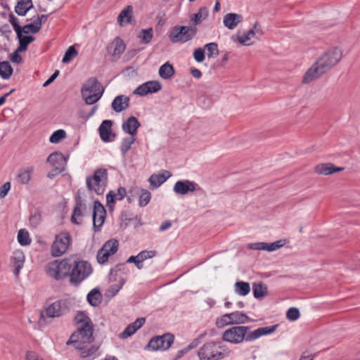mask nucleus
Instances as JSON below:
<instances>
[{
    "label": "nucleus",
    "mask_w": 360,
    "mask_h": 360,
    "mask_svg": "<svg viewBox=\"0 0 360 360\" xmlns=\"http://www.w3.org/2000/svg\"><path fill=\"white\" fill-rule=\"evenodd\" d=\"M342 58V50L333 47L324 52L307 70L302 77V83L309 84L318 79L335 66Z\"/></svg>",
    "instance_id": "f257e3e1"
},
{
    "label": "nucleus",
    "mask_w": 360,
    "mask_h": 360,
    "mask_svg": "<svg viewBox=\"0 0 360 360\" xmlns=\"http://www.w3.org/2000/svg\"><path fill=\"white\" fill-rule=\"evenodd\" d=\"M278 326V325L276 324L271 326L258 328L252 331L250 330V328L249 326H233L224 330L222 334V340L235 345L240 344L244 341L252 342L262 336L274 333Z\"/></svg>",
    "instance_id": "f03ea898"
},
{
    "label": "nucleus",
    "mask_w": 360,
    "mask_h": 360,
    "mask_svg": "<svg viewBox=\"0 0 360 360\" xmlns=\"http://www.w3.org/2000/svg\"><path fill=\"white\" fill-rule=\"evenodd\" d=\"M77 325V331L73 333L66 345H69L73 343H86L93 340V323L84 312H78L75 317Z\"/></svg>",
    "instance_id": "7ed1b4c3"
},
{
    "label": "nucleus",
    "mask_w": 360,
    "mask_h": 360,
    "mask_svg": "<svg viewBox=\"0 0 360 360\" xmlns=\"http://www.w3.org/2000/svg\"><path fill=\"white\" fill-rule=\"evenodd\" d=\"M200 360H221L231 354V350L220 342H209L198 350Z\"/></svg>",
    "instance_id": "20e7f679"
},
{
    "label": "nucleus",
    "mask_w": 360,
    "mask_h": 360,
    "mask_svg": "<svg viewBox=\"0 0 360 360\" xmlns=\"http://www.w3.org/2000/svg\"><path fill=\"white\" fill-rule=\"evenodd\" d=\"M103 89L98 82L94 78H89L82 86L81 94L85 103L88 105L96 103L102 96Z\"/></svg>",
    "instance_id": "39448f33"
},
{
    "label": "nucleus",
    "mask_w": 360,
    "mask_h": 360,
    "mask_svg": "<svg viewBox=\"0 0 360 360\" xmlns=\"http://www.w3.org/2000/svg\"><path fill=\"white\" fill-rule=\"evenodd\" d=\"M108 172L105 168H98L93 176H87L86 183L89 190L97 195H102L105 191L108 184Z\"/></svg>",
    "instance_id": "423d86ee"
},
{
    "label": "nucleus",
    "mask_w": 360,
    "mask_h": 360,
    "mask_svg": "<svg viewBox=\"0 0 360 360\" xmlns=\"http://www.w3.org/2000/svg\"><path fill=\"white\" fill-rule=\"evenodd\" d=\"M93 269L89 262L84 260L75 261L70 270V280L72 283L79 284L86 279Z\"/></svg>",
    "instance_id": "0eeeda50"
},
{
    "label": "nucleus",
    "mask_w": 360,
    "mask_h": 360,
    "mask_svg": "<svg viewBox=\"0 0 360 360\" xmlns=\"http://www.w3.org/2000/svg\"><path fill=\"white\" fill-rule=\"evenodd\" d=\"M72 264L68 259L55 260L46 265L45 271L50 277L60 280L69 276Z\"/></svg>",
    "instance_id": "6e6552de"
},
{
    "label": "nucleus",
    "mask_w": 360,
    "mask_h": 360,
    "mask_svg": "<svg viewBox=\"0 0 360 360\" xmlns=\"http://www.w3.org/2000/svg\"><path fill=\"white\" fill-rule=\"evenodd\" d=\"M196 30L188 26H174L169 34L171 42L184 44L191 40L195 35Z\"/></svg>",
    "instance_id": "1a4fd4ad"
},
{
    "label": "nucleus",
    "mask_w": 360,
    "mask_h": 360,
    "mask_svg": "<svg viewBox=\"0 0 360 360\" xmlns=\"http://www.w3.org/2000/svg\"><path fill=\"white\" fill-rule=\"evenodd\" d=\"M71 242V236L68 232H61L56 235L51 247V255L58 257L64 255L68 251Z\"/></svg>",
    "instance_id": "9d476101"
},
{
    "label": "nucleus",
    "mask_w": 360,
    "mask_h": 360,
    "mask_svg": "<svg viewBox=\"0 0 360 360\" xmlns=\"http://www.w3.org/2000/svg\"><path fill=\"white\" fill-rule=\"evenodd\" d=\"M250 318L242 311H234L225 314L217 319L216 325L218 328H222L228 325L243 324L248 323Z\"/></svg>",
    "instance_id": "9b49d317"
},
{
    "label": "nucleus",
    "mask_w": 360,
    "mask_h": 360,
    "mask_svg": "<svg viewBox=\"0 0 360 360\" xmlns=\"http://www.w3.org/2000/svg\"><path fill=\"white\" fill-rule=\"evenodd\" d=\"M118 248L119 242L117 240L112 238L107 240L97 252V262L100 264H105L108 259L117 252Z\"/></svg>",
    "instance_id": "f8f14e48"
},
{
    "label": "nucleus",
    "mask_w": 360,
    "mask_h": 360,
    "mask_svg": "<svg viewBox=\"0 0 360 360\" xmlns=\"http://www.w3.org/2000/svg\"><path fill=\"white\" fill-rule=\"evenodd\" d=\"M174 337L171 333H165L160 336L153 338L146 345V349L151 351H165L170 347Z\"/></svg>",
    "instance_id": "ddd939ff"
},
{
    "label": "nucleus",
    "mask_w": 360,
    "mask_h": 360,
    "mask_svg": "<svg viewBox=\"0 0 360 360\" xmlns=\"http://www.w3.org/2000/svg\"><path fill=\"white\" fill-rule=\"evenodd\" d=\"M68 311V307L66 301L56 300L44 308V312L41 313V317L58 318L65 314Z\"/></svg>",
    "instance_id": "4468645a"
},
{
    "label": "nucleus",
    "mask_w": 360,
    "mask_h": 360,
    "mask_svg": "<svg viewBox=\"0 0 360 360\" xmlns=\"http://www.w3.org/2000/svg\"><path fill=\"white\" fill-rule=\"evenodd\" d=\"M202 188L195 181L186 180L177 181L173 187V191L176 195H186L190 193L200 191Z\"/></svg>",
    "instance_id": "2eb2a0df"
},
{
    "label": "nucleus",
    "mask_w": 360,
    "mask_h": 360,
    "mask_svg": "<svg viewBox=\"0 0 360 360\" xmlns=\"http://www.w3.org/2000/svg\"><path fill=\"white\" fill-rule=\"evenodd\" d=\"M162 88L160 82L156 80L148 81L139 85L134 91V94L140 96H145L148 94H154L159 91Z\"/></svg>",
    "instance_id": "dca6fc26"
},
{
    "label": "nucleus",
    "mask_w": 360,
    "mask_h": 360,
    "mask_svg": "<svg viewBox=\"0 0 360 360\" xmlns=\"http://www.w3.org/2000/svg\"><path fill=\"white\" fill-rule=\"evenodd\" d=\"M105 214L106 212L103 205L100 202L95 201L93 210V223L95 231L100 230V228L103 224Z\"/></svg>",
    "instance_id": "f3484780"
},
{
    "label": "nucleus",
    "mask_w": 360,
    "mask_h": 360,
    "mask_svg": "<svg viewBox=\"0 0 360 360\" xmlns=\"http://www.w3.org/2000/svg\"><path fill=\"white\" fill-rule=\"evenodd\" d=\"M47 162L50 163L56 171L63 172L68 162V158L61 153L55 152L50 154L47 158Z\"/></svg>",
    "instance_id": "a211bd4d"
},
{
    "label": "nucleus",
    "mask_w": 360,
    "mask_h": 360,
    "mask_svg": "<svg viewBox=\"0 0 360 360\" xmlns=\"http://www.w3.org/2000/svg\"><path fill=\"white\" fill-rule=\"evenodd\" d=\"M25 257L20 250H15L10 258V264L13 267V274L15 277L20 274V270L25 264Z\"/></svg>",
    "instance_id": "6ab92c4d"
},
{
    "label": "nucleus",
    "mask_w": 360,
    "mask_h": 360,
    "mask_svg": "<svg viewBox=\"0 0 360 360\" xmlns=\"http://www.w3.org/2000/svg\"><path fill=\"white\" fill-rule=\"evenodd\" d=\"M87 207L84 200L80 197H77L76 205L73 210V213L71 217V221L75 224H79L82 223L80 219L81 217L84 216L86 212Z\"/></svg>",
    "instance_id": "aec40b11"
},
{
    "label": "nucleus",
    "mask_w": 360,
    "mask_h": 360,
    "mask_svg": "<svg viewBox=\"0 0 360 360\" xmlns=\"http://www.w3.org/2000/svg\"><path fill=\"white\" fill-rule=\"evenodd\" d=\"M47 20V15H41L40 16H37V19L34 20L32 23H30L25 25L22 27H21L22 32L25 34H35L37 33L42 25L43 22H45Z\"/></svg>",
    "instance_id": "412c9836"
},
{
    "label": "nucleus",
    "mask_w": 360,
    "mask_h": 360,
    "mask_svg": "<svg viewBox=\"0 0 360 360\" xmlns=\"http://www.w3.org/2000/svg\"><path fill=\"white\" fill-rule=\"evenodd\" d=\"M126 193V189L124 187H120L116 191H110L108 192L106 195L108 207L112 210L115 202L124 199Z\"/></svg>",
    "instance_id": "4be33fe9"
},
{
    "label": "nucleus",
    "mask_w": 360,
    "mask_h": 360,
    "mask_svg": "<svg viewBox=\"0 0 360 360\" xmlns=\"http://www.w3.org/2000/svg\"><path fill=\"white\" fill-rule=\"evenodd\" d=\"M261 29L259 26V24L257 22H255L253 27L248 30V32H245L243 35L237 36V40L239 43H240L242 45L244 46H248L250 45V44L248 42L250 39H252L256 34H261Z\"/></svg>",
    "instance_id": "5701e85b"
},
{
    "label": "nucleus",
    "mask_w": 360,
    "mask_h": 360,
    "mask_svg": "<svg viewBox=\"0 0 360 360\" xmlns=\"http://www.w3.org/2000/svg\"><path fill=\"white\" fill-rule=\"evenodd\" d=\"M141 124L136 117L134 116L129 117L123 122L122 128L123 131L131 136H135L137 134V129Z\"/></svg>",
    "instance_id": "b1692460"
},
{
    "label": "nucleus",
    "mask_w": 360,
    "mask_h": 360,
    "mask_svg": "<svg viewBox=\"0 0 360 360\" xmlns=\"http://www.w3.org/2000/svg\"><path fill=\"white\" fill-rule=\"evenodd\" d=\"M33 166H27L18 170L15 177L18 183L21 184H27L31 180L32 175L34 172Z\"/></svg>",
    "instance_id": "393cba45"
},
{
    "label": "nucleus",
    "mask_w": 360,
    "mask_h": 360,
    "mask_svg": "<svg viewBox=\"0 0 360 360\" xmlns=\"http://www.w3.org/2000/svg\"><path fill=\"white\" fill-rule=\"evenodd\" d=\"M125 50V44L120 37H116L109 45L108 51L115 57H120Z\"/></svg>",
    "instance_id": "a878e982"
},
{
    "label": "nucleus",
    "mask_w": 360,
    "mask_h": 360,
    "mask_svg": "<svg viewBox=\"0 0 360 360\" xmlns=\"http://www.w3.org/2000/svg\"><path fill=\"white\" fill-rule=\"evenodd\" d=\"M243 16L238 13H229L224 16V25L229 30L235 29L243 21Z\"/></svg>",
    "instance_id": "bb28decb"
},
{
    "label": "nucleus",
    "mask_w": 360,
    "mask_h": 360,
    "mask_svg": "<svg viewBox=\"0 0 360 360\" xmlns=\"http://www.w3.org/2000/svg\"><path fill=\"white\" fill-rule=\"evenodd\" d=\"M129 98L124 95L116 96L111 104L112 108L116 112H120L129 107Z\"/></svg>",
    "instance_id": "cd10ccee"
},
{
    "label": "nucleus",
    "mask_w": 360,
    "mask_h": 360,
    "mask_svg": "<svg viewBox=\"0 0 360 360\" xmlns=\"http://www.w3.org/2000/svg\"><path fill=\"white\" fill-rule=\"evenodd\" d=\"M76 349L80 351V356L83 359H94L98 356V346H76Z\"/></svg>",
    "instance_id": "c85d7f7f"
},
{
    "label": "nucleus",
    "mask_w": 360,
    "mask_h": 360,
    "mask_svg": "<svg viewBox=\"0 0 360 360\" xmlns=\"http://www.w3.org/2000/svg\"><path fill=\"white\" fill-rule=\"evenodd\" d=\"M112 122L109 120H106L102 122L98 127L99 135L101 139L104 142L110 141V136L112 134Z\"/></svg>",
    "instance_id": "c756f323"
},
{
    "label": "nucleus",
    "mask_w": 360,
    "mask_h": 360,
    "mask_svg": "<svg viewBox=\"0 0 360 360\" xmlns=\"http://www.w3.org/2000/svg\"><path fill=\"white\" fill-rule=\"evenodd\" d=\"M170 176L169 172L165 170L162 174H152L148 181L153 188H157L165 183Z\"/></svg>",
    "instance_id": "7c9ffc66"
},
{
    "label": "nucleus",
    "mask_w": 360,
    "mask_h": 360,
    "mask_svg": "<svg viewBox=\"0 0 360 360\" xmlns=\"http://www.w3.org/2000/svg\"><path fill=\"white\" fill-rule=\"evenodd\" d=\"M343 169V167H335L331 163L318 165L315 168L316 172L322 175H330L334 172L342 171Z\"/></svg>",
    "instance_id": "2f4dec72"
},
{
    "label": "nucleus",
    "mask_w": 360,
    "mask_h": 360,
    "mask_svg": "<svg viewBox=\"0 0 360 360\" xmlns=\"http://www.w3.org/2000/svg\"><path fill=\"white\" fill-rule=\"evenodd\" d=\"M132 7L131 6H127L123 9L117 17V22L121 26H123L130 22L131 15H132Z\"/></svg>",
    "instance_id": "473e14b6"
},
{
    "label": "nucleus",
    "mask_w": 360,
    "mask_h": 360,
    "mask_svg": "<svg viewBox=\"0 0 360 360\" xmlns=\"http://www.w3.org/2000/svg\"><path fill=\"white\" fill-rule=\"evenodd\" d=\"M86 299L91 306L97 307L101 302L102 295L98 289L94 288L88 293Z\"/></svg>",
    "instance_id": "72a5a7b5"
},
{
    "label": "nucleus",
    "mask_w": 360,
    "mask_h": 360,
    "mask_svg": "<svg viewBox=\"0 0 360 360\" xmlns=\"http://www.w3.org/2000/svg\"><path fill=\"white\" fill-rule=\"evenodd\" d=\"M32 7V0H20L15 6V11L18 15L24 16Z\"/></svg>",
    "instance_id": "f704fd0d"
},
{
    "label": "nucleus",
    "mask_w": 360,
    "mask_h": 360,
    "mask_svg": "<svg viewBox=\"0 0 360 360\" xmlns=\"http://www.w3.org/2000/svg\"><path fill=\"white\" fill-rule=\"evenodd\" d=\"M22 31L20 32V34L17 35L19 41V46L17 49V51H25L27 50L28 45L34 40V37L32 36L22 35Z\"/></svg>",
    "instance_id": "c9c22d12"
},
{
    "label": "nucleus",
    "mask_w": 360,
    "mask_h": 360,
    "mask_svg": "<svg viewBox=\"0 0 360 360\" xmlns=\"http://www.w3.org/2000/svg\"><path fill=\"white\" fill-rule=\"evenodd\" d=\"M235 292L240 296H245L249 294L250 291V286L249 283L245 281H237L234 284Z\"/></svg>",
    "instance_id": "e433bc0d"
},
{
    "label": "nucleus",
    "mask_w": 360,
    "mask_h": 360,
    "mask_svg": "<svg viewBox=\"0 0 360 360\" xmlns=\"http://www.w3.org/2000/svg\"><path fill=\"white\" fill-rule=\"evenodd\" d=\"M174 74L173 66L169 63H166L160 66L159 69L160 76L165 79L171 78Z\"/></svg>",
    "instance_id": "4c0bfd02"
},
{
    "label": "nucleus",
    "mask_w": 360,
    "mask_h": 360,
    "mask_svg": "<svg viewBox=\"0 0 360 360\" xmlns=\"http://www.w3.org/2000/svg\"><path fill=\"white\" fill-rule=\"evenodd\" d=\"M267 287L266 285L259 283H254L252 286L253 295L257 299H262L267 295Z\"/></svg>",
    "instance_id": "58836bf2"
},
{
    "label": "nucleus",
    "mask_w": 360,
    "mask_h": 360,
    "mask_svg": "<svg viewBox=\"0 0 360 360\" xmlns=\"http://www.w3.org/2000/svg\"><path fill=\"white\" fill-rule=\"evenodd\" d=\"M13 73V68L8 61L0 63V76L4 79H8Z\"/></svg>",
    "instance_id": "ea45409f"
},
{
    "label": "nucleus",
    "mask_w": 360,
    "mask_h": 360,
    "mask_svg": "<svg viewBox=\"0 0 360 360\" xmlns=\"http://www.w3.org/2000/svg\"><path fill=\"white\" fill-rule=\"evenodd\" d=\"M208 15V10L206 7H202L199 9L198 12L193 15L191 18L194 25H198Z\"/></svg>",
    "instance_id": "a19ab883"
},
{
    "label": "nucleus",
    "mask_w": 360,
    "mask_h": 360,
    "mask_svg": "<svg viewBox=\"0 0 360 360\" xmlns=\"http://www.w3.org/2000/svg\"><path fill=\"white\" fill-rule=\"evenodd\" d=\"M204 49L207 51V56L209 58H215L219 55L218 44L214 42L206 44Z\"/></svg>",
    "instance_id": "79ce46f5"
},
{
    "label": "nucleus",
    "mask_w": 360,
    "mask_h": 360,
    "mask_svg": "<svg viewBox=\"0 0 360 360\" xmlns=\"http://www.w3.org/2000/svg\"><path fill=\"white\" fill-rule=\"evenodd\" d=\"M18 241L21 245H27L31 243L29 233L25 229H20L18 233Z\"/></svg>",
    "instance_id": "37998d69"
},
{
    "label": "nucleus",
    "mask_w": 360,
    "mask_h": 360,
    "mask_svg": "<svg viewBox=\"0 0 360 360\" xmlns=\"http://www.w3.org/2000/svg\"><path fill=\"white\" fill-rule=\"evenodd\" d=\"M78 55V52L74 46H70L65 53L62 59L63 63H70L73 58Z\"/></svg>",
    "instance_id": "c03bdc74"
},
{
    "label": "nucleus",
    "mask_w": 360,
    "mask_h": 360,
    "mask_svg": "<svg viewBox=\"0 0 360 360\" xmlns=\"http://www.w3.org/2000/svg\"><path fill=\"white\" fill-rule=\"evenodd\" d=\"M153 29L148 28L142 30L141 33L139 35V37L141 38V41L143 44H147L150 43L153 39Z\"/></svg>",
    "instance_id": "a18cd8bd"
},
{
    "label": "nucleus",
    "mask_w": 360,
    "mask_h": 360,
    "mask_svg": "<svg viewBox=\"0 0 360 360\" xmlns=\"http://www.w3.org/2000/svg\"><path fill=\"white\" fill-rule=\"evenodd\" d=\"M135 139L132 136L124 138L121 143L120 151L122 155H125L126 153L129 150L131 145L134 143Z\"/></svg>",
    "instance_id": "49530a36"
},
{
    "label": "nucleus",
    "mask_w": 360,
    "mask_h": 360,
    "mask_svg": "<svg viewBox=\"0 0 360 360\" xmlns=\"http://www.w3.org/2000/svg\"><path fill=\"white\" fill-rule=\"evenodd\" d=\"M151 199L150 193L146 189H142L139 198V205L141 207L147 205Z\"/></svg>",
    "instance_id": "de8ad7c7"
},
{
    "label": "nucleus",
    "mask_w": 360,
    "mask_h": 360,
    "mask_svg": "<svg viewBox=\"0 0 360 360\" xmlns=\"http://www.w3.org/2000/svg\"><path fill=\"white\" fill-rule=\"evenodd\" d=\"M66 136V132L63 129L55 131L49 138V141L52 143H58Z\"/></svg>",
    "instance_id": "09e8293b"
},
{
    "label": "nucleus",
    "mask_w": 360,
    "mask_h": 360,
    "mask_svg": "<svg viewBox=\"0 0 360 360\" xmlns=\"http://www.w3.org/2000/svg\"><path fill=\"white\" fill-rule=\"evenodd\" d=\"M300 311L297 308L295 307L290 308L286 313L287 319L292 321L297 320L300 318Z\"/></svg>",
    "instance_id": "8fccbe9b"
},
{
    "label": "nucleus",
    "mask_w": 360,
    "mask_h": 360,
    "mask_svg": "<svg viewBox=\"0 0 360 360\" xmlns=\"http://www.w3.org/2000/svg\"><path fill=\"white\" fill-rule=\"evenodd\" d=\"M8 21L11 24L16 34L19 35L20 32L22 30L21 27L19 25L18 19L13 14H10L8 16Z\"/></svg>",
    "instance_id": "3c124183"
},
{
    "label": "nucleus",
    "mask_w": 360,
    "mask_h": 360,
    "mask_svg": "<svg viewBox=\"0 0 360 360\" xmlns=\"http://www.w3.org/2000/svg\"><path fill=\"white\" fill-rule=\"evenodd\" d=\"M284 245L285 242L283 240H278L270 244L266 243V251H275L282 248Z\"/></svg>",
    "instance_id": "603ef678"
},
{
    "label": "nucleus",
    "mask_w": 360,
    "mask_h": 360,
    "mask_svg": "<svg viewBox=\"0 0 360 360\" xmlns=\"http://www.w3.org/2000/svg\"><path fill=\"white\" fill-rule=\"evenodd\" d=\"M139 258L144 262L146 259H151L157 255L155 250H143L139 254Z\"/></svg>",
    "instance_id": "864d4df0"
},
{
    "label": "nucleus",
    "mask_w": 360,
    "mask_h": 360,
    "mask_svg": "<svg viewBox=\"0 0 360 360\" xmlns=\"http://www.w3.org/2000/svg\"><path fill=\"white\" fill-rule=\"evenodd\" d=\"M193 58L198 63H202L205 58V49L202 48L196 49L193 52Z\"/></svg>",
    "instance_id": "5fc2aeb1"
},
{
    "label": "nucleus",
    "mask_w": 360,
    "mask_h": 360,
    "mask_svg": "<svg viewBox=\"0 0 360 360\" xmlns=\"http://www.w3.org/2000/svg\"><path fill=\"white\" fill-rule=\"evenodd\" d=\"M135 333H136L135 330L132 328V326H131L130 324H129L126 327V328L124 330V331L120 334L119 336L120 338L124 339V338L131 336Z\"/></svg>",
    "instance_id": "6e6d98bb"
},
{
    "label": "nucleus",
    "mask_w": 360,
    "mask_h": 360,
    "mask_svg": "<svg viewBox=\"0 0 360 360\" xmlns=\"http://www.w3.org/2000/svg\"><path fill=\"white\" fill-rule=\"evenodd\" d=\"M248 248L250 250H266V243L259 242L250 243Z\"/></svg>",
    "instance_id": "4d7b16f0"
},
{
    "label": "nucleus",
    "mask_w": 360,
    "mask_h": 360,
    "mask_svg": "<svg viewBox=\"0 0 360 360\" xmlns=\"http://www.w3.org/2000/svg\"><path fill=\"white\" fill-rule=\"evenodd\" d=\"M125 283V280L124 278H122L120 281L119 284L112 285L110 287V290L112 292L113 295H115L122 288L124 284Z\"/></svg>",
    "instance_id": "13d9d810"
},
{
    "label": "nucleus",
    "mask_w": 360,
    "mask_h": 360,
    "mask_svg": "<svg viewBox=\"0 0 360 360\" xmlns=\"http://www.w3.org/2000/svg\"><path fill=\"white\" fill-rule=\"evenodd\" d=\"M11 189V183L6 182L0 187V198H4Z\"/></svg>",
    "instance_id": "bf43d9fd"
},
{
    "label": "nucleus",
    "mask_w": 360,
    "mask_h": 360,
    "mask_svg": "<svg viewBox=\"0 0 360 360\" xmlns=\"http://www.w3.org/2000/svg\"><path fill=\"white\" fill-rule=\"evenodd\" d=\"M145 322V318H138L134 322L130 323V325L136 332L141 327H142Z\"/></svg>",
    "instance_id": "052dcab7"
},
{
    "label": "nucleus",
    "mask_w": 360,
    "mask_h": 360,
    "mask_svg": "<svg viewBox=\"0 0 360 360\" xmlns=\"http://www.w3.org/2000/svg\"><path fill=\"white\" fill-rule=\"evenodd\" d=\"M20 51H17V49L11 54V60L15 63H20L22 61V58L19 55Z\"/></svg>",
    "instance_id": "680f3d73"
},
{
    "label": "nucleus",
    "mask_w": 360,
    "mask_h": 360,
    "mask_svg": "<svg viewBox=\"0 0 360 360\" xmlns=\"http://www.w3.org/2000/svg\"><path fill=\"white\" fill-rule=\"evenodd\" d=\"M59 75V70H56L53 74L44 83L43 86L46 87L51 84Z\"/></svg>",
    "instance_id": "e2e57ef3"
},
{
    "label": "nucleus",
    "mask_w": 360,
    "mask_h": 360,
    "mask_svg": "<svg viewBox=\"0 0 360 360\" xmlns=\"http://www.w3.org/2000/svg\"><path fill=\"white\" fill-rule=\"evenodd\" d=\"M172 226V222L169 220H166L162 223L159 230L160 231H165Z\"/></svg>",
    "instance_id": "0e129e2a"
},
{
    "label": "nucleus",
    "mask_w": 360,
    "mask_h": 360,
    "mask_svg": "<svg viewBox=\"0 0 360 360\" xmlns=\"http://www.w3.org/2000/svg\"><path fill=\"white\" fill-rule=\"evenodd\" d=\"M26 360H44V359L41 358H39L34 352H29L26 354Z\"/></svg>",
    "instance_id": "69168bd1"
},
{
    "label": "nucleus",
    "mask_w": 360,
    "mask_h": 360,
    "mask_svg": "<svg viewBox=\"0 0 360 360\" xmlns=\"http://www.w3.org/2000/svg\"><path fill=\"white\" fill-rule=\"evenodd\" d=\"M191 72V75H193V77L195 78H197V79L200 78L202 76L201 71L196 68L192 69Z\"/></svg>",
    "instance_id": "338daca9"
},
{
    "label": "nucleus",
    "mask_w": 360,
    "mask_h": 360,
    "mask_svg": "<svg viewBox=\"0 0 360 360\" xmlns=\"http://www.w3.org/2000/svg\"><path fill=\"white\" fill-rule=\"evenodd\" d=\"M40 220V216L38 214L33 215L30 217V222L34 224L35 226L39 224Z\"/></svg>",
    "instance_id": "774afa93"
}]
</instances>
